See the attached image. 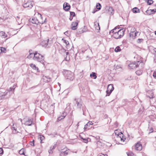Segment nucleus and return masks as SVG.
<instances>
[{
    "mask_svg": "<svg viewBox=\"0 0 156 156\" xmlns=\"http://www.w3.org/2000/svg\"><path fill=\"white\" fill-rule=\"evenodd\" d=\"M33 59L34 60L37 61L41 62H43L44 60V57L37 52H35L34 53Z\"/></svg>",
    "mask_w": 156,
    "mask_h": 156,
    "instance_id": "nucleus-1",
    "label": "nucleus"
},
{
    "mask_svg": "<svg viewBox=\"0 0 156 156\" xmlns=\"http://www.w3.org/2000/svg\"><path fill=\"white\" fill-rule=\"evenodd\" d=\"M124 35V30L123 29H120L118 31H116L113 34V37L115 39L121 38Z\"/></svg>",
    "mask_w": 156,
    "mask_h": 156,
    "instance_id": "nucleus-2",
    "label": "nucleus"
},
{
    "mask_svg": "<svg viewBox=\"0 0 156 156\" xmlns=\"http://www.w3.org/2000/svg\"><path fill=\"white\" fill-rule=\"evenodd\" d=\"M34 5V3L32 0H25L23 6L25 8H27L28 9H30Z\"/></svg>",
    "mask_w": 156,
    "mask_h": 156,
    "instance_id": "nucleus-3",
    "label": "nucleus"
},
{
    "mask_svg": "<svg viewBox=\"0 0 156 156\" xmlns=\"http://www.w3.org/2000/svg\"><path fill=\"white\" fill-rule=\"evenodd\" d=\"M140 63L143 64V62L141 60L131 63L128 66L130 69H133L138 67Z\"/></svg>",
    "mask_w": 156,
    "mask_h": 156,
    "instance_id": "nucleus-4",
    "label": "nucleus"
},
{
    "mask_svg": "<svg viewBox=\"0 0 156 156\" xmlns=\"http://www.w3.org/2000/svg\"><path fill=\"white\" fill-rule=\"evenodd\" d=\"M59 151H60V156H66L70 153V150L67 149V148L59 150Z\"/></svg>",
    "mask_w": 156,
    "mask_h": 156,
    "instance_id": "nucleus-5",
    "label": "nucleus"
},
{
    "mask_svg": "<svg viewBox=\"0 0 156 156\" xmlns=\"http://www.w3.org/2000/svg\"><path fill=\"white\" fill-rule=\"evenodd\" d=\"M46 18H45L44 20V21H40L37 17H34L31 20L30 19V22L32 23L36 24H38V23L43 24L46 22Z\"/></svg>",
    "mask_w": 156,
    "mask_h": 156,
    "instance_id": "nucleus-6",
    "label": "nucleus"
},
{
    "mask_svg": "<svg viewBox=\"0 0 156 156\" xmlns=\"http://www.w3.org/2000/svg\"><path fill=\"white\" fill-rule=\"evenodd\" d=\"M7 34L4 32H0V44L3 43L5 40L4 38L7 37Z\"/></svg>",
    "mask_w": 156,
    "mask_h": 156,
    "instance_id": "nucleus-7",
    "label": "nucleus"
},
{
    "mask_svg": "<svg viewBox=\"0 0 156 156\" xmlns=\"http://www.w3.org/2000/svg\"><path fill=\"white\" fill-rule=\"evenodd\" d=\"M114 88L112 84H109L108 85L106 91L107 95L106 96H109L112 91L113 90Z\"/></svg>",
    "mask_w": 156,
    "mask_h": 156,
    "instance_id": "nucleus-8",
    "label": "nucleus"
},
{
    "mask_svg": "<svg viewBox=\"0 0 156 156\" xmlns=\"http://www.w3.org/2000/svg\"><path fill=\"white\" fill-rule=\"evenodd\" d=\"M78 23V21L77 20L76 22H73L71 25V29L74 30H76L77 28Z\"/></svg>",
    "mask_w": 156,
    "mask_h": 156,
    "instance_id": "nucleus-9",
    "label": "nucleus"
},
{
    "mask_svg": "<svg viewBox=\"0 0 156 156\" xmlns=\"http://www.w3.org/2000/svg\"><path fill=\"white\" fill-rule=\"evenodd\" d=\"M8 92H2L0 91V100L8 98L6 97L7 95Z\"/></svg>",
    "mask_w": 156,
    "mask_h": 156,
    "instance_id": "nucleus-10",
    "label": "nucleus"
},
{
    "mask_svg": "<svg viewBox=\"0 0 156 156\" xmlns=\"http://www.w3.org/2000/svg\"><path fill=\"white\" fill-rule=\"evenodd\" d=\"M142 148V145L139 142H138L135 145V149L136 150L140 151Z\"/></svg>",
    "mask_w": 156,
    "mask_h": 156,
    "instance_id": "nucleus-11",
    "label": "nucleus"
},
{
    "mask_svg": "<svg viewBox=\"0 0 156 156\" xmlns=\"http://www.w3.org/2000/svg\"><path fill=\"white\" fill-rule=\"evenodd\" d=\"M67 74V79H69L70 80H73L74 78L73 76V73L71 71H68Z\"/></svg>",
    "mask_w": 156,
    "mask_h": 156,
    "instance_id": "nucleus-12",
    "label": "nucleus"
},
{
    "mask_svg": "<svg viewBox=\"0 0 156 156\" xmlns=\"http://www.w3.org/2000/svg\"><path fill=\"white\" fill-rule=\"evenodd\" d=\"M12 129L13 130V133L14 134H17L19 132L17 130L16 124V123H13L12 127Z\"/></svg>",
    "mask_w": 156,
    "mask_h": 156,
    "instance_id": "nucleus-13",
    "label": "nucleus"
},
{
    "mask_svg": "<svg viewBox=\"0 0 156 156\" xmlns=\"http://www.w3.org/2000/svg\"><path fill=\"white\" fill-rule=\"evenodd\" d=\"M139 34V32L137 31L135 32H130L129 34V35L130 37H131L133 39H134L135 38L136 36L137 35V34Z\"/></svg>",
    "mask_w": 156,
    "mask_h": 156,
    "instance_id": "nucleus-14",
    "label": "nucleus"
},
{
    "mask_svg": "<svg viewBox=\"0 0 156 156\" xmlns=\"http://www.w3.org/2000/svg\"><path fill=\"white\" fill-rule=\"evenodd\" d=\"M151 94L150 96L147 95V97H148L150 99V101L151 102H154L156 101V98L154 96L152 92H151Z\"/></svg>",
    "mask_w": 156,
    "mask_h": 156,
    "instance_id": "nucleus-15",
    "label": "nucleus"
},
{
    "mask_svg": "<svg viewBox=\"0 0 156 156\" xmlns=\"http://www.w3.org/2000/svg\"><path fill=\"white\" fill-rule=\"evenodd\" d=\"M155 12H156V9L152 10H147L146 12L147 14L149 15H150L154 14Z\"/></svg>",
    "mask_w": 156,
    "mask_h": 156,
    "instance_id": "nucleus-16",
    "label": "nucleus"
},
{
    "mask_svg": "<svg viewBox=\"0 0 156 156\" xmlns=\"http://www.w3.org/2000/svg\"><path fill=\"white\" fill-rule=\"evenodd\" d=\"M70 8V5L67 3H65L63 5V9L66 11H68Z\"/></svg>",
    "mask_w": 156,
    "mask_h": 156,
    "instance_id": "nucleus-17",
    "label": "nucleus"
},
{
    "mask_svg": "<svg viewBox=\"0 0 156 156\" xmlns=\"http://www.w3.org/2000/svg\"><path fill=\"white\" fill-rule=\"evenodd\" d=\"M49 41V39H48L46 40L43 41L41 43V45H42L44 47H46L48 45Z\"/></svg>",
    "mask_w": 156,
    "mask_h": 156,
    "instance_id": "nucleus-18",
    "label": "nucleus"
},
{
    "mask_svg": "<svg viewBox=\"0 0 156 156\" xmlns=\"http://www.w3.org/2000/svg\"><path fill=\"white\" fill-rule=\"evenodd\" d=\"M114 10L111 7H109L108 8V13L110 15H112L114 14Z\"/></svg>",
    "mask_w": 156,
    "mask_h": 156,
    "instance_id": "nucleus-19",
    "label": "nucleus"
},
{
    "mask_svg": "<svg viewBox=\"0 0 156 156\" xmlns=\"http://www.w3.org/2000/svg\"><path fill=\"white\" fill-rule=\"evenodd\" d=\"M33 119L31 118L25 122V125L28 126H31L32 123Z\"/></svg>",
    "mask_w": 156,
    "mask_h": 156,
    "instance_id": "nucleus-20",
    "label": "nucleus"
},
{
    "mask_svg": "<svg viewBox=\"0 0 156 156\" xmlns=\"http://www.w3.org/2000/svg\"><path fill=\"white\" fill-rule=\"evenodd\" d=\"M123 134L122 133H119V134L117 135V137L118 138L120 139L121 141H125V139H123L121 137V136H122Z\"/></svg>",
    "mask_w": 156,
    "mask_h": 156,
    "instance_id": "nucleus-21",
    "label": "nucleus"
},
{
    "mask_svg": "<svg viewBox=\"0 0 156 156\" xmlns=\"http://www.w3.org/2000/svg\"><path fill=\"white\" fill-rule=\"evenodd\" d=\"M15 87H14V86L13 87H10V88L9 89V91L7 92H8V94L7 95H8V96L7 97V98H9L10 96V91H12V90H14L15 89Z\"/></svg>",
    "mask_w": 156,
    "mask_h": 156,
    "instance_id": "nucleus-22",
    "label": "nucleus"
},
{
    "mask_svg": "<svg viewBox=\"0 0 156 156\" xmlns=\"http://www.w3.org/2000/svg\"><path fill=\"white\" fill-rule=\"evenodd\" d=\"M30 66L33 69L36 70L37 71H38V69L37 67H36V65L35 64H30Z\"/></svg>",
    "mask_w": 156,
    "mask_h": 156,
    "instance_id": "nucleus-23",
    "label": "nucleus"
},
{
    "mask_svg": "<svg viewBox=\"0 0 156 156\" xmlns=\"http://www.w3.org/2000/svg\"><path fill=\"white\" fill-rule=\"evenodd\" d=\"M16 21L18 22V24L20 25L22 23V19H20V17L17 16L16 18Z\"/></svg>",
    "mask_w": 156,
    "mask_h": 156,
    "instance_id": "nucleus-24",
    "label": "nucleus"
},
{
    "mask_svg": "<svg viewBox=\"0 0 156 156\" xmlns=\"http://www.w3.org/2000/svg\"><path fill=\"white\" fill-rule=\"evenodd\" d=\"M62 40L63 41V42L65 43L66 45V48H68V47H69V41H68L64 39L63 38L62 39Z\"/></svg>",
    "mask_w": 156,
    "mask_h": 156,
    "instance_id": "nucleus-25",
    "label": "nucleus"
},
{
    "mask_svg": "<svg viewBox=\"0 0 156 156\" xmlns=\"http://www.w3.org/2000/svg\"><path fill=\"white\" fill-rule=\"evenodd\" d=\"M94 27L97 30H100V27L98 23H97V24L95 23V24H94Z\"/></svg>",
    "mask_w": 156,
    "mask_h": 156,
    "instance_id": "nucleus-26",
    "label": "nucleus"
},
{
    "mask_svg": "<svg viewBox=\"0 0 156 156\" xmlns=\"http://www.w3.org/2000/svg\"><path fill=\"white\" fill-rule=\"evenodd\" d=\"M133 12L135 13H136L138 12H140V10L139 9H138L137 7H135L133 9Z\"/></svg>",
    "mask_w": 156,
    "mask_h": 156,
    "instance_id": "nucleus-27",
    "label": "nucleus"
},
{
    "mask_svg": "<svg viewBox=\"0 0 156 156\" xmlns=\"http://www.w3.org/2000/svg\"><path fill=\"white\" fill-rule=\"evenodd\" d=\"M126 154L128 156H136L135 154H133L131 151H129L128 152H127Z\"/></svg>",
    "mask_w": 156,
    "mask_h": 156,
    "instance_id": "nucleus-28",
    "label": "nucleus"
},
{
    "mask_svg": "<svg viewBox=\"0 0 156 156\" xmlns=\"http://www.w3.org/2000/svg\"><path fill=\"white\" fill-rule=\"evenodd\" d=\"M96 7L98 9L100 10L101 9V6L100 3H98L97 4Z\"/></svg>",
    "mask_w": 156,
    "mask_h": 156,
    "instance_id": "nucleus-29",
    "label": "nucleus"
},
{
    "mask_svg": "<svg viewBox=\"0 0 156 156\" xmlns=\"http://www.w3.org/2000/svg\"><path fill=\"white\" fill-rule=\"evenodd\" d=\"M90 76L91 77H94V79H96L97 78V76L95 73L93 72L92 74H91L90 75Z\"/></svg>",
    "mask_w": 156,
    "mask_h": 156,
    "instance_id": "nucleus-30",
    "label": "nucleus"
},
{
    "mask_svg": "<svg viewBox=\"0 0 156 156\" xmlns=\"http://www.w3.org/2000/svg\"><path fill=\"white\" fill-rule=\"evenodd\" d=\"M76 103L77 104V106L78 108H80L82 105V102L81 101L79 102L78 100L76 101Z\"/></svg>",
    "mask_w": 156,
    "mask_h": 156,
    "instance_id": "nucleus-31",
    "label": "nucleus"
},
{
    "mask_svg": "<svg viewBox=\"0 0 156 156\" xmlns=\"http://www.w3.org/2000/svg\"><path fill=\"white\" fill-rule=\"evenodd\" d=\"M136 75L138 76L141 75L142 73V71L140 70H137L136 72Z\"/></svg>",
    "mask_w": 156,
    "mask_h": 156,
    "instance_id": "nucleus-32",
    "label": "nucleus"
},
{
    "mask_svg": "<svg viewBox=\"0 0 156 156\" xmlns=\"http://www.w3.org/2000/svg\"><path fill=\"white\" fill-rule=\"evenodd\" d=\"M121 49L119 46L117 47L115 49V52H118L120 51Z\"/></svg>",
    "mask_w": 156,
    "mask_h": 156,
    "instance_id": "nucleus-33",
    "label": "nucleus"
},
{
    "mask_svg": "<svg viewBox=\"0 0 156 156\" xmlns=\"http://www.w3.org/2000/svg\"><path fill=\"white\" fill-rule=\"evenodd\" d=\"M0 50H1L2 52L5 53L6 52V49L5 48L1 47L0 48Z\"/></svg>",
    "mask_w": 156,
    "mask_h": 156,
    "instance_id": "nucleus-34",
    "label": "nucleus"
},
{
    "mask_svg": "<svg viewBox=\"0 0 156 156\" xmlns=\"http://www.w3.org/2000/svg\"><path fill=\"white\" fill-rule=\"evenodd\" d=\"M119 30V28H117L116 27H115V28H114L113 30H112L111 31L112 33H115V32L116 31H117Z\"/></svg>",
    "mask_w": 156,
    "mask_h": 156,
    "instance_id": "nucleus-35",
    "label": "nucleus"
},
{
    "mask_svg": "<svg viewBox=\"0 0 156 156\" xmlns=\"http://www.w3.org/2000/svg\"><path fill=\"white\" fill-rule=\"evenodd\" d=\"M65 117V116L62 115L60 117H58L57 119V121H60L62 119H63Z\"/></svg>",
    "mask_w": 156,
    "mask_h": 156,
    "instance_id": "nucleus-36",
    "label": "nucleus"
},
{
    "mask_svg": "<svg viewBox=\"0 0 156 156\" xmlns=\"http://www.w3.org/2000/svg\"><path fill=\"white\" fill-rule=\"evenodd\" d=\"M39 138L41 140V143L42 140L44 139V137L43 135H40Z\"/></svg>",
    "mask_w": 156,
    "mask_h": 156,
    "instance_id": "nucleus-37",
    "label": "nucleus"
},
{
    "mask_svg": "<svg viewBox=\"0 0 156 156\" xmlns=\"http://www.w3.org/2000/svg\"><path fill=\"white\" fill-rule=\"evenodd\" d=\"M147 3L149 5H150L153 3V1L152 0H147Z\"/></svg>",
    "mask_w": 156,
    "mask_h": 156,
    "instance_id": "nucleus-38",
    "label": "nucleus"
},
{
    "mask_svg": "<svg viewBox=\"0 0 156 156\" xmlns=\"http://www.w3.org/2000/svg\"><path fill=\"white\" fill-rule=\"evenodd\" d=\"M19 153L20 154H24L23 149H22L20 150Z\"/></svg>",
    "mask_w": 156,
    "mask_h": 156,
    "instance_id": "nucleus-39",
    "label": "nucleus"
},
{
    "mask_svg": "<svg viewBox=\"0 0 156 156\" xmlns=\"http://www.w3.org/2000/svg\"><path fill=\"white\" fill-rule=\"evenodd\" d=\"M33 56H34V54L33 53H30L29 55L27 56V58H30L33 57Z\"/></svg>",
    "mask_w": 156,
    "mask_h": 156,
    "instance_id": "nucleus-40",
    "label": "nucleus"
},
{
    "mask_svg": "<svg viewBox=\"0 0 156 156\" xmlns=\"http://www.w3.org/2000/svg\"><path fill=\"white\" fill-rule=\"evenodd\" d=\"M81 139L83 140V142H84L85 143H87L88 142V138H83V137H82Z\"/></svg>",
    "mask_w": 156,
    "mask_h": 156,
    "instance_id": "nucleus-41",
    "label": "nucleus"
},
{
    "mask_svg": "<svg viewBox=\"0 0 156 156\" xmlns=\"http://www.w3.org/2000/svg\"><path fill=\"white\" fill-rule=\"evenodd\" d=\"M70 16H73V17H74L75 16V13L74 12H70Z\"/></svg>",
    "mask_w": 156,
    "mask_h": 156,
    "instance_id": "nucleus-42",
    "label": "nucleus"
},
{
    "mask_svg": "<svg viewBox=\"0 0 156 156\" xmlns=\"http://www.w3.org/2000/svg\"><path fill=\"white\" fill-rule=\"evenodd\" d=\"M153 51L154 52H155V58L154 59V61L155 62H156V48H154L153 49Z\"/></svg>",
    "mask_w": 156,
    "mask_h": 156,
    "instance_id": "nucleus-43",
    "label": "nucleus"
},
{
    "mask_svg": "<svg viewBox=\"0 0 156 156\" xmlns=\"http://www.w3.org/2000/svg\"><path fill=\"white\" fill-rule=\"evenodd\" d=\"M3 149L2 148H0V156L3 154Z\"/></svg>",
    "mask_w": 156,
    "mask_h": 156,
    "instance_id": "nucleus-44",
    "label": "nucleus"
},
{
    "mask_svg": "<svg viewBox=\"0 0 156 156\" xmlns=\"http://www.w3.org/2000/svg\"><path fill=\"white\" fill-rule=\"evenodd\" d=\"M153 76L154 78H156V70L154 72Z\"/></svg>",
    "mask_w": 156,
    "mask_h": 156,
    "instance_id": "nucleus-45",
    "label": "nucleus"
},
{
    "mask_svg": "<svg viewBox=\"0 0 156 156\" xmlns=\"http://www.w3.org/2000/svg\"><path fill=\"white\" fill-rule=\"evenodd\" d=\"M30 144L31 145L34 146V140H33V141H30Z\"/></svg>",
    "mask_w": 156,
    "mask_h": 156,
    "instance_id": "nucleus-46",
    "label": "nucleus"
},
{
    "mask_svg": "<svg viewBox=\"0 0 156 156\" xmlns=\"http://www.w3.org/2000/svg\"><path fill=\"white\" fill-rule=\"evenodd\" d=\"M69 31H66L64 33V34H65V35H66V36H69Z\"/></svg>",
    "mask_w": 156,
    "mask_h": 156,
    "instance_id": "nucleus-47",
    "label": "nucleus"
},
{
    "mask_svg": "<svg viewBox=\"0 0 156 156\" xmlns=\"http://www.w3.org/2000/svg\"><path fill=\"white\" fill-rule=\"evenodd\" d=\"M87 124H88V126H90V125H92L93 123L92 122H89Z\"/></svg>",
    "mask_w": 156,
    "mask_h": 156,
    "instance_id": "nucleus-48",
    "label": "nucleus"
},
{
    "mask_svg": "<svg viewBox=\"0 0 156 156\" xmlns=\"http://www.w3.org/2000/svg\"><path fill=\"white\" fill-rule=\"evenodd\" d=\"M136 30V29L135 28H132L131 30V32H135Z\"/></svg>",
    "mask_w": 156,
    "mask_h": 156,
    "instance_id": "nucleus-49",
    "label": "nucleus"
},
{
    "mask_svg": "<svg viewBox=\"0 0 156 156\" xmlns=\"http://www.w3.org/2000/svg\"><path fill=\"white\" fill-rule=\"evenodd\" d=\"M153 129L152 128H151L149 130V133H151L153 132Z\"/></svg>",
    "mask_w": 156,
    "mask_h": 156,
    "instance_id": "nucleus-50",
    "label": "nucleus"
},
{
    "mask_svg": "<svg viewBox=\"0 0 156 156\" xmlns=\"http://www.w3.org/2000/svg\"><path fill=\"white\" fill-rule=\"evenodd\" d=\"M88 124H86L85 125L84 127V129H87V126H88Z\"/></svg>",
    "mask_w": 156,
    "mask_h": 156,
    "instance_id": "nucleus-51",
    "label": "nucleus"
},
{
    "mask_svg": "<svg viewBox=\"0 0 156 156\" xmlns=\"http://www.w3.org/2000/svg\"><path fill=\"white\" fill-rule=\"evenodd\" d=\"M51 151H52V150L51 149V150H49V151H48V152L49 153H52V152Z\"/></svg>",
    "mask_w": 156,
    "mask_h": 156,
    "instance_id": "nucleus-52",
    "label": "nucleus"
},
{
    "mask_svg": "<svg viewBox=\"0 0 156 156\" xmlns=\"http://www.w3.org/2000/svg\"><path fill=\"white\" fill-rule=\"evenodd\" d=\"M40 17H41V20H39V21H41V19H42V17H41V15L40 14Z\"/></svg>",
    "mask_w": 156,
    "mask_h": 156,
    "instance_id": "nucleus-53",
    "label": "nucleus"
},
{
    "mask_svg": "<svg viewBox=\"0 0 156 156\" xmlns=\"http://www.w3.org/2000/svg\"><path fill=\"white\" fill-rule=\"evenodd\" d=\"M102 155H103V156H108V155L105 154H102Z\"/></svg>",
    "mask_w": 156,
    "mask_h": 156,
    "instance_id": "nucleus-54",
    "label": "nucleus"
},
{
    "mask_svg": "<svg viewBox=\"0 0 156 156\" xmlns=\"http://www.w3.org/2000/svg\"><path fill=\"white\" fill-rule=\"evenodd\" d=\"M69 19L70 21L72 20L73 19V17H70Z\"/></svg>",
    "mask_w": 156,
    "mask_h": 156,
    "instance_id": "nucleus-55",
    "label": "nucleus"
},
{
    "mask_svg": "<svg viewBox=\"0 0 156 156\" xmlns=\"http://www.w3.org/2000/svg\"><path fill=\"white\" fill-rule=\"evenodd\" d=\"M66 55H68L69 54V52H66Z\"/></svg>",
    "mask_w": 156,
    "mask_h": 156,
    "instance_id": "nucleus-56",
    "label": "nucleus"
},
{
    "mask_svg": "<svg viewBox=\"0 0 156 156\" xmlns=\"http://www.w3.org/2000/svg\"><path fill=\"white\" fill-rule=\"evenodd\" d=\"M55 148V147L54 146H53V147L52 148V149H51L52 150H53V149H54Z\"/></svg>",
    "mask_w": 156,
    "mask_h": 156,
    "instance_id": "nucleus-57",
    "label": "nucleus"
},
{
    "mask_svg": "<svg viewBox=\"0 0 156 156\" xmlns=\"http://www.w3.org/2000/svg\"><path fill=\"white\" fill-rule=\"evenodd\" d=\"M96 11L94 10L92 12V13H94L96 12Z\"/></svg>",
    "mask_w": 156,
    "mask_h": 156,
    "instance_id": "nucleus-58",
    "label": "nucleus"
},
{
    "mask_svg": "<svg viewBox=\"0 0 156 156\" xmlns=\"http://www.w3.org/2000/svg\"><path fill=\"white\" fill-rule=\"evenodd\" d=\"M50 79H49L48 80H47V81L48 82H49V81H50Z\"/></svg>",
    "mask_w": 156,
    "mask_h": 156,
    "instance_id": "nucleus-59",
    "label": "nucleus"
},
{
    "mask_svg": "<svg viewBox=\"0 0 156 156\" xmlns=\"http://www.w3.org/2000/svg\"><path fill=\"white\" fill-rule=\"evenodd\" d=\"M138 40L139 41H140H140H142V40H143V39H139Z\"/></svg>",
    "mask_w": 156,
    "mask_h": 156,
    "instance_id": "nucleus-60",
    "label": "nucleus"
},
{
    "mask_svg": "<svg viewBox=\"0 0 156 156\" xmlns=\"http://www.w3.org/2000/svg\"><path fill=\"white\" fill-rule=\"evenodd\" d=\"M116 131H117V130H116V131L115 130V134H116Z\"/></svg>",
    "mask_w": 156,
    "mask_h": 156,
    "instance_id": "nucleus-61",
    "label": "nucleus"
},
{
    "mask_svg": "<svg viewBox=\"0 0 156 156\" xmlns=\"http://www.w3.org/2000/svg\"><path fill=\"white\" fill-rule=\"evenodd\" d=\"M65 59L66 61H67L68 60L67 59L66 57L65 58Z\"/></svg>",
    "mask_w": 156,
    "mask_h": 156,
    "instance_id": "nucleus-62",
    "label": "nucleus"
},
{
    "mask_svg": "<svg viewBox=\"0 0 156 156\" xmlns=\"http://www.w3.org/2000/svg\"><path fill=\"white\" fill-rule=\"evenodd\" d=\"M99 156H103L102 155H99Z\"/></svg>",
    "mask_w": 156,
    "mask_h": 156,
    "instance_id": "nucleus-63",
    "label": "nucleus"
},
{
    "mask_svg": "<svg viewBox=\"0 0 156 156\" xmlns=\"http://www.w3.org/2000/svg\"><path fill=\"white\" fill-rule=\"evenodd\" d=\"M155 35H156V31L155 32Z\"/></svg>",
    "mask_w": 156,
    "mask_h": 156,
    "instance_id": "nucleus-64",
    "label": "nucleus"
}]
</instances>
